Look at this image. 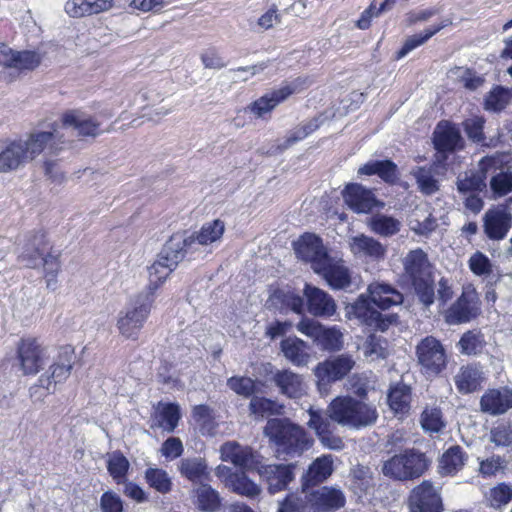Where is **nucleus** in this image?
I'll use <instances>...</instances> for the list:
<instances>
[{
    "label": "nucleus",
    "instance_id": "obj_38",
    "mask_svg": "<svg viewBox=\"0 0 512 512\" xmlns=\"http://www.w3.org/2000/svg\"><path fill=\"white\" fill-rule=\"evenodd\" d=\"M273 380L281 393L290 398H300L306 393L307 387L302 377L292 371H278Z\"/></svg>",
    "mask_w": 512,
    "mask_h": 512
},
{
    "label": "nucleus",
    "instance_id": "obj_32",
    "mask_svg": "<svg viewBox=\"0 0 512 512\" xmlns=\"http://www.w3.org/2000/svg\"><path fill=\"white\" fill-rule=\"evenodd\" d=\"M40 63V56L33 51H14L5 44H0V64L18 70L34 69Z\"/></svg>",
    "mask_w": 512,
    "mask_h": 512
},
{
    "label": "nucleus",
    "instance_id": "obj_47",
    "mask_svg": "<svg viewBox=\"0 0 512 512\" xmlns=\"http://www.w3.org/2000/svg\"><path fill=\"white\" fill-rule=\"evenodd\" d=\"M449 24V20H444L440 24L426 29L423 33L415 34L408 37L405 40L402 48L399 50L397 58L400 59L405 57L407 54H409L411 51L424 44L427 40H429L432 36H434L437 32H439L441 29L448 26Z\"/></svg>",
    "mask_w": 512,
    "mask_h": 512
},
{
    "label": "nucleus",
    "instance_id": "obj_34",
    "mask_svg": "<svg viewBox=\"0 0 512 512\" xmlns=\"http://www.w3.org/2000/svg\"><path fill=\"white\" fill-rule=\"evenodd\" d=\"M28 161L19 140L0 141V172L16 170Z\"/></svg>",
    "mask_w": 512,
    "mask_h": 512
},
{
    "label": "nucleus",
    "instance_id": "obj_5",
    "mask_svg": "<svg viewBox=\"0 0 512 512\" xmlns=\"http://www.w3.org/2000/svg\"><path fill=\"white\" fill-rule=\"evenodd\" d=\"M152 305L151 296L138 294L132 299L118 314L116 327L119 334L126 339L136 340L149 317Z\"/></svg>",
    "mask_w": 512,
    "mask_h": 512
},
{
    "label": "nucleus",
    "instance_id": "obj_11",
    "mask_svg": "<svg viewBox=\"0 0 512 512\" xmlns=\"http://www.w3.org/2000/svg\"><path fill=\"white\" fill-rule=\"evenodd\" d=\"M506 156L496 153L482 158L478 164V171H468L460 174L457 181V188L462 193H473L482 191L486 187L488 174L501 169L505 163Z\"/></svg>",
    "mask_w": 512,
    "mask_h": 512
},
{
    "label": "nucleus",
    "instance_id": "obj_48",
    "mask_svg": "<svg viewBox=\"0 0 512 512\" xmlns=\"http://www.w3.org/2000/svg\"><path fill=\"white\" fill-rule=\"evenodd\" d=\"M505 158V165L508 162V156ZM504 166L496 172L490 174V188L495 197H502L512 192V173L503 171Z\"/></svg>",
    "mask_w": 512,
    "mask_h": 512
},
{
    "label": "nucleus",
    "instance_id": "obj_43",
    "mask_svg": "<svg viewBox=\"0 0 512 512\" xmlns=\"http://www.w3.org/2000/svg\"><path fill=\"white\" fill-rule=\"evenodd\" d=\"M179 469L182 476L194 483L202 482L209 475L207 464L200 457L181 460Z\"/></svg>",
    "mask_w": 512,
    "mask_h": 512
},
{
    "label": "nucleus",
    "instance_id": "obj_18",
    "mask_svg": "<svg viewBox=\"0 0 512 512\" xmlns=\"http://www.w3.org/2000/svg\"><path fill=\"white\" fill-rule=\"evenodd\" d=\"M306 310L314 317L330 318L337 310L335 300L324 290L306 283L303 289Z\"/></svg>",
    "mask_w": 512,
    "mask_h": 512
},
{
    "label": "nucleus",
    "instance_id": "obj_50",
    "mask_svg": "<svg viewBox=\"0 0 512 512\" xmlns=\"http://www.w3.org/2000/svg\"><path fill=\"white\" fill-rule=\"evenodd\" d=\"M197 507L203 512H215L220 506L219 494L209 485H201L197 491Z\"/></svg>",
    "mask_w": 512,
    "mask_h": 512
},
{
    "label": "nucleus",
    "instance_id": "obj_46",
    "mask_svg": "<svg viewBox=\"0 0 512 512\" xmlns=\"http://www.w3.org/2000/svg\"><path fill=\"white\" fill-rule=\"evenodd\" d=\"M465 455L459 446L450 447L440 458L439 472L443 475H453L464 466Z\"/></svg>",
    "mask_w": 512,
    "mask_h": 512
},
{
    "label": "nucleus",
    "instance_id": "obj_39",
    "mask_svg": "<svg viewBox=\"0 0 512 512\" xmlns=\"http://www.w3.org/2000/svg\"><path fill=\"white\" fill-rule=\"evenodd\" d=\"M174 270V267L162 259V257L158 256V258L148 267V285L146 290L139 295L151 296L154 299L157 289L167 280Z\"/></svg>",
    "mask_w": 512,
    "mask_h": 512
},
{
    "label": "nucleus",
    "instance_id": "obj_29",
    "mask_svg": "<svg viewBox=\"0 0 512 512\" xmlns=\"http://www.w3.org/2000/svg\"><path fill=\"white\" fill-rule=\"evenodd\" d=\"M308 503L315 512H328L343 507L345 497L341 490L325 486L313 491Z\"/></svg>",
    "mask_w": 512,
    "mask_h": 512
},
{
    "label": "nucleus",
    "instance_id": "obj_6",
    "mask_svg": "<svg viewBox=\"0 0 512 512\" xmlns=\"http://www.w3.org/2000/svg\"><path fill=\"white\" fill-rule=\"evenodd\" d=\"M417 363L420 372L427 378L433 379L447 367L448 355L444 345L433 336H426L416 346Z\"/></svg>",
    "mask_w": 512,
    "mask_h": 512
},
{
    "label": "nucleus",
    "instance_id": "obj_22",
    "mask_svg": "<svg viewBox=\"0 0 512 512\" xmlns=\"http://www.w3.org/2000/svg\"><path fill=\"white\" fill-rule=\"evenodd\" d=\"M478 312V294L474 288L467 287L457 302L447 311L445 318L449 324H459L471 320Z\"/></svg>",
    "mask_w": 512,
    "mask_h": 512
},
{
    "label": "nucleus",
    "instance_id": "obj_19",
    "mask_svg": "<svg viewBox=\"0 0 512 512\" xmlns=\"http://www.w3.org/2000/svg\"><path fill=\"white\" fill-rule=\"evenodd\" d=\"M215 474L228 489L239 495L252 498L261 493V487L250 480L244 472H234L228 466L218 465Z\"/></svg>",
    "mask_w": 512,
    "mask_h": 512
},
{
    "label": "nucleus",
    "instance_id": "obj_14",
    "mask_svg": "<svg viewBox=\"0 0 512 512\" xmlns=\"http://www.w3.org/2000/svg\"><path fill=\"white\" fill-rule=\"evenodd\" d=\"M293 245L297 257L310 263L314 272L323 270V265L330 256L321 238L312 233H305Z\"/></svg>",
    "mask_w": 512,
    "mask_h": 512
},
{
    "label": "nucleus",
    "instance_id": "obj_3",
    "mask_svg": "<svg viewBox=\"0 0 512 512\" xmlns=\"http://www.w3.org/2000/svg\"><path fill=\"white\" fill-rule=\"evenodd\" d=\"M328 413L331 420L353 429L370 426L378 418L374 404L349 396L336 397L328 406Z\"/></svg>",
    "mask_w": 512,
    "mask_h": 512
},
{
    "label": "nucleus",
    "instance_id": "obj_28",
    "mask_svg": "<svg viewBox=\"0 0 512 512\" xmlns=\"http://www.w3.org/2000/svg\"><path fill=\"white\" fill-rule=\"evenodd\" d=\"M220 454L222 461L231 462L243 469L255 470V467L259 465L252 449L235 441L224 443L220 448Z\"/></svg>",
    "mask_w": 512,
    "mask_h": 512
},
{
    "label": "nucleus",
    "instance_id": "obj_13",
    "mask_svg": "<svg viewBox=\"0 0 512 512\" xmlns=\"http://www.w3.org/2000/svg\"><path fill=\"white\" fill-rule=\"evenodd\" d=\"M74 361V348L70 345L61 347L49 368V375H42L39 378V386L48 394L53 393L56 385L69 377Z\"/></svg>",
    "mask_w": 512,
    "mask_h": 512
},
{
    "label": "nucleus",
    "instance_id": "obj_7",
    "mask_svg": "<svg viewBox=\"0 0 512 512\" xmlns=\"http://www.w3.org/2000/svg\"><path fill=\"white\" fill-rule=\"evenodd\" d=\"M29 161L39 156L42 152L56 153L66 142L64 133L60 130V124L52 123L47 129H35L29 133L26 139H19Z\"/></svg>",
    "mask_w": 512,
    "mask_h": 512
},
{
    "label": "nucleus",
    "instance_id": "obj_45",
    "mask_svg": "<svg viewBox=\"0 0 512 512\" xmlns=\"http://www.w3.org/2000/svg\"><path fill=\"white\" fill-rule=\"evenodd\" d=\"M411 391L410 388L399 383L393 386L388 394V403L395 414H405L410 409Z\"/></svg>",
    "mask_w": 512,
    "mask_h": 512
},
{
    "label": "nucleus",
    "instance_id": "obj_52",
    "mask_svg": "<svg viewBox=\"0 0 512 512\" xmlns=\"http://www.w3.org/2000/svg\"><path fill=\"white\" fill-rule=\"evenodd\" d=\"M416 179L419 190L426 194L431 195L438 191V180L435 179L431 168L417 167L412 171Z\"/></svg>",
    "mask_w": 512,
    "mask_h": 512
},
{
    "label": "nucleus",
    "instance_id": "obj_2",
    "mask_svg": "<svg viewBox=\"0 0 512 512\" xmlns=\"http://www.w3.org/2000/svg\"><path fill=\"white\" fill-rule=\"evenodd\" d=\"M264 433L275 446L278 456L294 457L301 455L312 445V441L306 432L286 419L273 418L268 420Z\"/></svg>",
    "mask_w": 512,
    "mask_h": 512
},
{
    "label": "nucleus",
    "instance_id": "obj_4",
    "mask_svg": "<svg viewBox=\"0 0 512 512\" xmlns=\"http://www.w3.org/2000/svg\"><path fill=\"white\" fill-rule=\"evenodd\" d=\"M406 273L411 277L415 293L419 300L429 306L434 302L431 267L426 254L421 249L410 251L404 260Z\"/></svg>",
    "mask_w": 512,
    "mask_h": 512
},
{
    "label": "nucleus",
    "instance_id": "obj_20",
    "mask_svg": "<svg viewBox=\"0 0 512 512\" xmlns=\"http://www.w3.org/2000/svg\"><path fill=\"white\" fill-rule=\"evenodd\" d=\"M304 81L297 79L287 83L280 88L266 93L249 107L250 111L257 117H264L270 113L278 104L286 100L291 94L302 89Z\"/></svg>",
    "mask_w": 512,
    "mask_h": 512
},
{
    "label": "nucleus",
    "instance_id": "obj_17",
    "mask_svg": "<svg viewBox=\"0 0 512 512\" xmlns=\"http://www.w3.org/2000/svg\"><path fill=\"white\" fill-rule=\"evenodd\" d=\"M486 236L491 240H502L512 226V213L505 205L489 208L483 217Z\"/></svg>",
    "mask_w": 512,
    "mask_h": 512
},
{
    "label": "nucleus",
    "instance_id": "obj_64",
    "mask_svg": "<svg viewBox=\"0 0 512 512\" xmlns=\"http://www.w3.org/2000/svg\"><path fill=\"white\" fill-rule=\"evenodd\" d=\"M102 512H122L123 504L121 498L113 492H105L100 500Z\"/></svg>",
    "mask_w": 512,
    "mask_h": 512
},
{
    "label": "nucleus",
    "instance_id": "obj_41",
    "mask_svg": "<svg viewBox=\"0 0 512 512\" xmlns=\"http://www.w3.org/2000/svg\"><path fill=\"white\" fill-rule=\"evenodd\" d=\"M181 418L180 408L175 403H158L154 423L167 432H173Z\"/></svg>",
    "mask_w": 512,
    "mask_h": 512
},
{
    "label": "nucleus",
    "instance_id": "obj_24",
    "mask_svg": "<svg viewBox=\"0 0 512 512\" xmlns=\"http://www.w3.org/2000/svg\"><path fill=\"white\" fill-rule=\"evenodd\" d=\"M72 129L79 136L96 137L101 133L100 123L82 110H69L62 115L60 130Z\"/></svg>",
    "mask_w": 512,
    "mask_h": 512
},
{
    "label": "nucleus",
    "instance_id": "obj_59",
    "mask_svg": "<svg viewBox=\"0 0 512 512\" xmlns=\"http://www.w3.org/2000/svg\"><path fill=\"white\" fill-rule=\"evenodd\" d=\"M128 468L129 461L123 454L114 452L109 456L108 471L117 483L124 481Z\"/></svg>",
    "mask_w": 512,
    "mask_h": 512
},
{
    "label": "nucleus",
    "instance_id": "obj_53",
    "mask_svg": "<svg viewBox=\"0 0 512 512\" xmlns=\"http://www.w3.org/2000/svg\"><path fill=\"white\" fill-rule=\"evenodd\" d=\"M250 413L256 418H263L265 416L280 414L282 406L264 397L254 396L249 405Z\"/></svg>",
    "mask_w": 512,
    "mask_h": 512
},
{
    "label": "nucleus",
    "instance_id": "obj_36",
    "mask_svg": "<svg viewBox=\"0 0 512 512\" xmlns=\"http://www.w3.org/2000/svg\"><path fill=\"white\" fill-rule=\"evenodd\" d=\"M408 225L416 234L428 235L438 227V218L427 204H423L410 213Z\"/></svg>",
    "mask_w": 512,
    "mask_h": 512
},
{
    "label": "nucleus",
    "instance_id": "obj_30",
    "mask_svg": "<svg viewBox=\"0 0 512 512\" xmlns=\"http://www.w3.org/2000/svg\"><path fill=\"white\" fill-rule=\"evenodd\" d=\"M481 411L500 415L512 408V389L502 387L487 390L480 400Z\"/></svg>",
    "mask_w": 512,
    "mask_h": 512
},
{
    "label": "nucleus",
    "instance_id": "obj_61",
    "mask_svg": "<svg viewBox=\"0 0 512 512\" xmlns=\"http://www.w3.org/2000/svg\"><path fill=\"white\" fill-rule=\"evenodd\" d=\"M386 344V341L381 337L370 335L363 345L364 355L370 357L371 360L385 358L387 354Z\"/></svg>",
    "mask_w": 512,
    "mask_h": 512
},
{
    "label": "nucleus",
    "instance_id": "obj_26",
    "mask_svg": "<svg viewBox=\"0 0 512 512\" xmlns=\"http://www.w3.org/2000/svg\"><path fill=\"white\" fill-rule=\"evenodd\" d=\"M351 253L359 259L380 261L385 257L386 248L374 238L359 234L348 240Z\"/></svg>",
    "mask_w": 512,
    "mask_h": 512
},
{
    "label": "nucleus",
    "instance_id": "obj_51",
    "mask_svg": "<svg viewBox=\"0 0 512 512\" xmlns=\"http://www.w3.org/2000/svg\"><path fill=\"white\" fill-rule=\"evenodd\" d=\"M146 482L157 492L165 494L171 490L172 481L168 473L160 468L150 467L145 472Z\"/></svg>",
    "mask_w": 512,
    "mask_h": 512
},
{
    "label": "nucleus",
    "instance_id": "obj_1",
    "mask_svg": "<svg viewBox=\"0 0 512 512\" xmlns=\"http://www.w3.org/2000/svg\"><path fill=\"white\" fill-rule=\"evenodd\" d=\"M402 302L403 295L394 287L374 282L368 286L366 293L359 295L354 303L345 307V314L348 319H357L363 324L384 331L388 323L374 306L385 310Z\"/></svg>",
    "mask_w": 512,
    "mask_h": 512
},
{
    "label": "nucleus",
    "instance_id": "obj_15",
    "mask_svg": "<svg viewBox=\"0 0 512 512\" xmlns=\"http://www.w3.org/2000/svg\"><path fill=\"white\" fill-rule=\"evenodd\" d=\"M355 366V360L349 354L330 357L317 364L314 375L318 384H329L343 379Z\"/></svg>",
    "mask_w": 512,
    "mask_h": 512
},
{
    "label": "nucleus",
    "instance_id": "obj_56",
    "mask_svg": "<svg viewBox=\"0 0 512 512\" xmlns=\"http://www.w3.org/2000/svg\"><path fill=\"white\" fill-rule=\"evenodd\" d=\"M485 341L480 332L468 331L461 337L458 346L460 352L467 355H475L482 351Z\"/></svg>",
    "mask_w": 512,
    "mask_h": 512
},
{
    "label": "nucleus",
    "instance_id": "obj_21",
    "mask_svg": "<svg viewBox=\"0 0 512 512\" xmlns=\"http://www.w3.org/2000/svg\"><path fill=\"white\" fill-rule=\"evenodd\" d=\"M294 468L293 464H259L255 470L267 483L269 492L275 494L286 489L293 480Z\"/></svg>",
    "mask_w": 512,
    "mask_h": 512
},
{
    "label": "nucleus",
    "instance_id": "obj_40",
    "mask_svg": "<svg viewBox=\"0 0 512 512\" xmlns=\"http://www.w3.org/2000/svg\"><path fill=\"white\" fill-rule=\"evenodd\" d=\"M333 472V459L330 455L316 458L303 475V488L325 481Z\"/></svg>",
    "mask_w": 512,
    "mask_h": 512
},
{
    "label": "nucleus",
    "instance_id": "obj_23",
    "mask_svg": "<svg viewBox=\"0 0 512 512\" xmlns=\"http://www.w3.org/2000/svg\"><path fill=\"white\" fill-rule=\"evenodd\" d=\"M196 251L194 240L189 238L187 233H176L166 242L159 256L176 269L186 256L192 255Z\"/></svg>",
    "mask_w": 512,
    "mask_h": 512
},
{
    "label": "nucleus",
    "instance_id": "obj_57",
    "mask_svg": "<svg viewBox=\"0 0 512 512\" xmlns=\"http://www.w3.org/2000/svg\"><path fill=\"white\" fill-rule=\"evenodd\" d=\"M421 425L430 433L440 432L445 427L441 411L436 407L426 408L421 416Z\"/></svg>",
    "mask_w": 512,
    "mask_h": 512
},
{
    "label": "nucleus",
    "instance_id": "obj_60",
    "mask_svg": "<svg viewBox=\"0 0 512 512\" xmlns=\"http://www.w3.org/2000/svg\"><path fill=\"white\" fill-rule=\"evenodd\" d=\"M510 98V90L503 87H496L487 96L485 100V108L491 111H500L509 103Z\"/></svg>",
    "mask_w": 512,
    "mask_h": 512
},
{
    "label": "nucleus",
    "instance_id": "obj_42",
    "mask_svg": "<svg viewBox=\"0 0 512 512\" xmlns=\"http://www.w3.org/2000/svg\"><path fill=\"white\" fill-rule=\"evenodd\" d=\"M224 232L225 223L215 219L205 223L197 233L188 234V237L194 240V247L198 248V245L207 246L220 241Z\"/></svg>",
    "mask_w": 512,
    "mask_h": 512
},
{
    "label": "nucleus",
    "instance_id": "obj_9",
    "mask_svg": "<svg viewBox=\"0 0 512 512\" xmlns=\"http://www.w3.org/2000/svg\"><path fill=\"white\" fill-rule=\"evenodd\" d=\"M296 329L325 351H338L344 344V335L336 326L326 327L320 322L304 317L296 325Z\"/></svg>",
    "mask_w": 512,
    "mask_h": 512
},
{
    "label": "nucleus",
    "instance_id": "obj_49",
    "mask_svg": "<svg viewBox=\"0 0 512 512\" xmlns=\"http://www.w3.org/2000/svg\"><path fill=\"white\" fill-rule=\"evenodd\" d=\"M373 232L387 237L396 234L400 230L401 223L396 218L387 215H375L369 221Z\"/></svg>",
    "mask_w": 512,
    "mask_h": 512
},
{
    "label": "nucleus",
    "instance_id": "obj_33",
    "mask_svg": "<svg viewBox=\"0 0 512 512\" xmlns=\"http://www.w3.org/2000/svg\"><path fill=\"white\" fill-rule=\"evenodd\" d=\"M323 266V270L315 273L321 275L331 288L344 289L350 285L351 274L342 259L329 257Z\"/></svg>",
    "mask_w": 512,
    "mask_h": 512
},
{
    "label": "nucleus",
    "instance_id": "obj_25",
    "mask_svg": "<svg viewBox=\"0 0 512 512\" xmlns=\"http://www.w3.org/2000/svg\"><path fill=\"white\" fill-rule=\"evenodd\" d=\"M433 143L439 154L437 159L442 161L445 159L446 152L462 148L463 139L456 126L448 122H440L434 131Z\"/></svg>",
    "mask_w": 512,
    "mask_h": 512
},
{
    "label": "nucleus",
    "instance_id": "obj_16",
    "mask_svg": "<svg viewBox=\"0 0 512 512\" xmlns=\"http://www.w3.org/2000/svg\"><path fill=\"white\" fill-rule=\"evenodd\" d=\"M410 512H442L439 490L429 481L416 486L409 496Z\"/></svg>",
    "mask_w": 512,
    "mask_h": 512
},
{
    "label": "nucleus",
    "instance_id": "obj_37",
    "mask_svg": "<svg viewBox=\"0 0 512 512\" xmlns=\"http://www.w3.org/2000/svg\"><path fill=\"white\" fill-rule=\"evenodd\" d=\"M484 380V372L477 365L461 367L454 377L455 386L462 394H468L478 390Z\"/></svg>",
    "mask_w": 512,
    "mask_h": 512
},
{
    "label": "nucleus",
    "instance_id": "obj_63",
    "mask_svg": "<svg viewBox=\"0 0 512 512\" xmlns=\"http://www.w3.org/2000/svg\"><path fill=\"white\" fill-rule=\"evenodd\" d=\"M228 387L238 395L250 396L254 391V381L249 377H231L227 381Z\"/></svg>",
    "mask_w": 512,
    "mask_h": 512
},
{
    "label": "nucleus",
    "instance_id": "obj_35",
    "mask_svg": "<svg viewBox=\"0 0 512 512\" xmlns=\"http://www.w3.org/2000/svg\"><path fill=\"white\" fill-rule=\"evenodd\" d=\"M281 351L295 366H306L311 360L310 346L298 337H287L281 341Z\"/></svg>",
    "mask_w": 512,
    "mask_h": 512
},
{
    "label": "nucleus",
    "instance_id": "obj_8",
    "mask_svg": "<svg viewBox=\"0 0 512 512\" xmlns=\"http://www.w3.org/2000/svg\"><path fill=\"white\" fill-rule=\"evenodd\" d=\"M44 250L43 236L36 237L33 242L27 243L23 247L20 258L28 267H35L41 259L45 270L47 288L55 290L57 288L56 277L61 268L59 256L51 253L44 256Z\"/></svg>",
    "mask_w": 512,
    "mask_h": 512
},
{
    "label": "nucleus",
    "instance_id": "obj_31",
    "mask_svg": "<svg viewBox=\"0 0 512 512\" xmlns=\"http://www.w3.org/2000/svg\"><path fill=\"white\" fill-rule=\"evenodd\" d=\"M345 203L356 213H368L376 205L377 200L371 190L359 184H350L343 191Z\"/></svg>",
    "mask_w": 512,
    "mask_h": 512
},
{
    "label": "nucleus",
    "instance_id": "obj_27",
    "mask_svg": "<svg viewBox=\"0 0 512 512\" xmlns=\"http://www.w3.org/2000/svg\"><path fill=\"white\" fill-rule=\"evenodd\" d=\"M309 420L307 422L309 428L313 429L318 435L321 443L333 450H340L343 448V441L341 438L333 436L330 431V421L319 409L310 407L308 410Z\"/></svg>",
    "mask_w": 512,
    "mask_h": 512
},
{
    "label": "nucleus",
    "instance_id": "obj_12",
    "mask_svg": "<svg viewBox=\"0 0 512 512\" xmlns=\"http://www.w3.org/2000/svg\"><path fill=\"white\" fill-rule=\"evenodd\" d=\"M20 370L24 375H36L47 364L50 349L36 339H22L17 348Z\"/></svg>",
    "mask_w": 512,
    "mask_h": 512
},
{
    "label": "nucleus",
    "instance_id": "obj_62",
    "mask_svg": "<svg viewBox=\"0 0 512 512\" xmlns=\"http://www.w3.org/2000/svg\"><path fill=\"white\" fill-rule=\"evenodd\" d=\"M490 440L497 446L512 444V422L501 423L490 432Z\"/></svg>",
    "mask_w": 512,
    "mask_h": 512
},
{
    "label": "nucleus",
    "instance_id": "obj_55",
    "mask_svg": "<svg viewBox=\"0 0 512 512\" xmlns=\"http://www.w3.org/2000/svg\"><path fill=\"white\" fill-rule=\"evenodd\" d=\"M468 267L475 276L482 278L489 277L493 272V264L490 258L480 251L474 252L469 257Z\"/></svg>",
    "mask_w": 512,
    "mask_h": 512
},
{
    "label": "nucleus",
    "instance_id": "obj_44",
    "mask_svg": "<svg viewBox=\"0 0 512 512\" xmlns=\"http://www.w3.org/2000/svg\"><path fill=\"white\" fill-rule=\"evenodd\" d=\"M397 167L389 160L370 161L358 169L362 175H378L386 182H393L397 178Z\"/></svg>",
    "mask_w": 512,
    "mask_h": 512
},
{
    "label": "nucleus",
    "instance_id": "obj_54",
    "mask_svg": "<svg viewBox=\"0 0 512 512\" xmlns=\"http://www.w3.org/2000/svg\"><path fill=\"white\" fill-rule=\"evenodd\" d=\"M486 500L494 508L506 506L512 500V485L499 483L486 493Z\"/></svg>",
    "mask_w": 512,
    "mask_h": 512
},
{
    "label": "nucleus",
    "instance_id": "obj_58",
    "mask_svg": "<svg viewBox=\"0 0 512 512\" xmlns=\"http://www.w3.org/2000/svg\"><path fill=\"white\" fill-rule=\"evenodd\" d=\"M194 421L203 433L213 434L215 429L213 411L206 405H197L192 413Z\"/></svg>",
    "mask_w": 512,
    "mask_h": 512
},
{
    "label": "nucleus",
    "instance_id": "obj_10",
    "mask_svg": "<svg viewBox=\"0 0 512 512\" xmlns=\"http://www.w3.org/2000/svg\"><path fill=\"white\" fill-rule=\"evenodd\" d=\"M427 460L422 453L410 451L395 455L383 465L384 475L397 480L419 477L427 468Z\"/></svg>",
    "mask_w": 512,
    "mask_h": 512
}]
</instances>
